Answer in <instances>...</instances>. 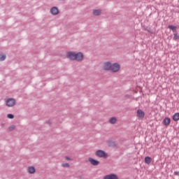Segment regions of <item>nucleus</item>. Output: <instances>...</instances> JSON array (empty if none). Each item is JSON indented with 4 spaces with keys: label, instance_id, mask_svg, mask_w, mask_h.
<instances>
[{
    "label": "nucleus",
    "instance_id": "nucleus-1",
    "mask_svg": "<svg viewBox=\"0 0 179 179\" xmlns=\"http://www.w3.org/2000/svg\"><path fill=\"white\" fill-rule=\"evenodd\" d=\"M95 155L96 156V157H101L103 159H107V157H108V155H107V153H106V151L102 150H96L95 152Z\"/></svg>",
    "mask_w": 179,
    "mask_h": 179
},
{
    "label": "nucleus",
    "instance_id": "nucleus-2",
    "mask_svg": "<svg viewBox=\"0 0 179 179\" xmlns=\"http://www.w3.org/2000/svg\"><path fill=\"white\" fill-rule=\"evenodd\" d=\"M16 104V101L13 98H9L6 100V106L7 107H13Z\"/></svg>",
    "mask_w": 179,
    "mask_h": 179
},
{
    "label": "nucleus",
    "instance_id": "nucleus-3",
    "mask_svg": "<svg viewBox=\"0 0 179 179\" xmlns=\"http://www.w3.org/2000/svg\"><path fill=\"white\" fill-rule=\"evenodd\" d=\"M66 58L70 59V61H75L76 59V53H75V52H69L66 54Z\"/></svg>",
    "mask_w": 179,
    "mask_h": 179
},
{
    "label": "nucleus",
    "instance_id": "nucleus-4",
    "mask_svg": "<svg viewBox=\"0 0 179 179\" xmlns=\"http://www.w3.org/2000/svg\"><path fill=\"white\" fill-rule=\"evenodd\" d=\"M120 66L118 63H114L111 65L110 71L111 72H118L120 71Z\"/></svg>",
    "mask_w": 179,
    "mask_h": 179
},
{
    "label": "nucleus",
    "instance_id": "nucleus-5",
    "mask_svg": "<svg viewBox=\"0 0 179 179\" xmlns=\"http://www.w3.org/2000/svg\"><path fill=\"white\" fill-rule=\"evenodd\" d=\"M78 61V62H80V61H83V53L82 52H78L76 53V60Z\"/></svg>",
    "mask_w": 179,
    "mask_h": 179
},
{
    "label": "nucleus",
    "instance_id": "nucleus-6",
    "mask_svg": "<svg viewBox=\"0 0 179 179\" xmlns=\"http://www.w3.org/2000/svg\"><path fill=\"white\" fill-rule=\"evenodd\" d=\"M137 117L140 120H143V118H145V112L141 109H138L137 110Z\"/></svg>",
    "mask_w": 179,
    "mask_h": 179
},
{
    "label": "nucleus",
    "instance_id": "nucleus-7",
    "mask_svg": "<svg viewBox=\"0 0 179 179\" xmlns=\"http://www.w3.org/2000/svg\"><path fill=\"white\" fill-rule=\"evenodd\" d=\"M103 179H118V176L115 173L106 175L103 177Z\"/></svg>",
    "mask_w": 179,
    "mask_h": 179
},
{
    "label": "nucleus",
    "instance_id": "nucleus-8",
    "mask_svg": "<svg viewBox=\"0 0 179 179\" xmlns=\"http://www.w3.org/2000/svg\"><path fill=\"white\" fill-rule=\"evenodd\" d=\"M111 62H105L103 64V69L104 71H110L111 70Z\"/></svg>",
    "mask_w": 179,
    "mask_h": 179
},
{
    "label": "nucleus",
    "instance_id": "nucleus-9",
    "mask_svg": "<svg viewBox=\"0 0 179 179\" xmlns=\"http://www.w3.org/2000/svg\"><path fill=\"white\" fill-rule=\"evenodd\" d=\"M50 13H52V15H53L54 16L58 15V13H59V10H58V8L57 7H52L50 9Z\"/></svg>",
    "mask_w": 179,
    "mask_h": 179
},
{
    "label": "nucleus",
    "instance_id": "nucleus-10",
    "mask_svg": "<svg viewBox=\"0 0 179 179\" xmlns=\"http://www.w3.org/2000/svg\"><path fill=\"white\" fill-rule=\"evenodd\" d=\"M170 122H171V119L170 117H165L162 121V124H164L165 127H169Z\"/></svg>",
    "mask_w": 179,
    "mask_h": 179
},
{
    "label": "nucleus",
    "instance_id": "nucleus-11",
    "mask_svg": "<svg viewBox=\"0 0 179 179\" xmlns=\"http://www.w3.org/2000/svg\"><path fill=\"white\" fill-rule=\"evenodd\" d=\"M89 162H90L91 164H92V166H99V164H100V162H99L98 160H96L93 158H89Z\"/></svg>",
    "mask_w": 179,
    "mask_h": 179
},
{
    "label": "nucleus",
    "instance_id": "nucleus-12",
    "mask_svg": "<svg viewBox=\"0 0 179 179\" xmlns=\"http://www.w3.org/2000/svg\"><path fill=\"white\" fill-rule=\"evenodd\" d=\"M27 171L29 173V174H34V173H36V169L34 166H29L27 169Z\"/></svg>",
    "mask_w": 179,
    "mask_h": 179
},
{
    "label": "nucleus",
    "instance_id": "nucleus-13",
    "mask_svg": "<svg viewBox=\"0 0 179 179\" xmlns=\"http://www.w3.org/2000/svg\"><path fill=\"white\" fill-rule=\"evenodd\" d=\"M93 15L94 16H100V15H101V10L100 9L94 10Z\"/></svg>",
    "mask_w": 179,
    "mask_h": 179
},
{
    "label": "nucleus",
    "instance_id": "nucleus-14",
    "mask_svg": "<svg viewBox=\"0 0 179 179\" xmlns=\"http://www.w3.org/2000/svg\"><path fill=\"white\" fill-rule=\"evenodd\" d=\"M168 29L172 30L173 33H177V27L174 25H169Z\"/></svg>",
    "mask_w": 179,
    "mask_h": 179
},
{
    "label": "nucleus",
    "instance_id": "nucleus-15",
    "mask_svg": "<svg viewBox=\"0 0 179 179\" xmlns=\"http://www.w3.org/2000/svg\"><path fill=\"white\" fill-rule=\"evenodd\" d=\"M145 163H146V164H150L152 163V157H145Z\"/></svg>",
    "mask_w": 179,
    "mask_h": 179
},
{
    "label": "nucleus",
    "instance_id": "nucleus-16",
    "mask_svg": "<svg viewBox=\"0 0 179 179\" xmlns=\"http://www.w3.org/2000/svg\"><path fill=\"white\" fill-rule=\"evenodd\" d=\"M173 121H179V113H176L173 115Z\"/></svg>",
    "mask_w": 179,
    "mask_h": 179
},
{
    "label": "nucleus",
    "instance_id": "nucleus-17",
    "mask_svg": "<svg viewBox=\"0 0 179 179\" xmlns=\"http://www.w3.org/2000/svg\"><path fill=\"white\" fill-rule=\"evenodd\" d=\"M173 40H174V41H177V40H179V34L178 33H175L173 34Z\"/></svg>",
    "mask_w": 179,
    "mask_h": 179
},
{
    "label": "nucleus",
    "instance_id": "nucleus-18",
    "mask_svg": "<svg viewBox=\"0 0 179 179\" xmlns=\"http://www.w3.org/2000/svg\"><path fill=\"white\" fill-rule=\"evenodd\" d=\"M109 122L110 124H115V122H117V118L111 117L109 120Z\"/></svg>",
    "mask_w": 179,
    "mask_h": 179
},
{
    "label": "nucleus",
    "instance_id": "nucleus-19",
    "mask_svg": "<svg viewBox=\"0 0 179 179\" xmlns=\"http://www.w3.org/2000/svg\"><path fill=\"white\" fill-rule=\"evenodd\" d=\"M7 117H8V118H9L10 120H13V118H15V115H13V114H10V113L8 114V115H7Z\"/></svg>",
    "mask_w": 179,
    "mask_h": 179
},
{
    "label": "nucleus",
    "instance_id": "nucleus-20",
    "mask_svg": "<svg viewBox=\"0 0 179 179\" xmlns=\"http://www.w3.org/2000/svg\"><path fill=\"white\" fill-rule=\"evenodd\" d=\"M5 59H6V55H3L0 56V61H5Z\"/></svg>",
    "mask_w": 179,
    "mask_h": 179
},
{
    "label": "nucleus",
    "instance_id": "nucleus-21",
    "mask_svg": "<svg viewBox=\"0 0 179 179\" xmlns=\"http://www.w3.org/2000/svg\"><path fill=\"white\" fill-rule=\"evenodd\" d=\"M15 128H16V127L15 125H11L8 127L9 131H13L15 130Z\"/></svg>",
    "mask_w": 179,
    "mask_h": 179
},
{
    "label": "nucleus",
    "instance_id": "nucleus-22",
    "mask_svg": "<svg viewBox=\"0 0 179 179\" xmlns=\"http://www.w3.org/2000/svg\"><path fill=\"white\" fill-rule=\"evenodd\" d=\"M108 146H115V143L114 141H110Z\"/></svg>",
    "mask_w": 179,
    "mask_h": 179
},
{
    "label": "nucleus",
    "instance_id": "nucleus-23",
    "mask_svg": "<svg viewBox=\"0 0 179 179\" xmlns=\"http://www.w3.org/2000/svg\"><path fill=\"white\" fill-rule=\"evenodd\" d=\"M62 167H69V164L68 163H64L62 164Z\"/></svg>",
    "mask_w": 179,
    "mask_h": 179
},
{
    "label": "nucleus",
    "instance_id": "nucleus-24",
    "mask_svg": "<svg viewBox=\"0 0 179 179\" xmlns=\"http://www.w3.org/2000/svg\"><path fill=\"white\" fill-rule=\"evenodd\" d=\"M46 123L48 124V125H51V120H48Z\"/></svg>",
    "mask_w": 179,
    "mask_h": 179
},
{
    "label": "nucleus",
    "instance_id": "nucleus-25",
    "mask_svg": "<svg viewBox=\"0 0 179 179\" xmlns=\"http://www.w3.org/2000/svg\"><path fill=\"white\" fill-rule=\"evenodd\" d=\"M174 175L175 176H179V172L178 171H175Z\"/></svg>",
    "mask_w": 179,
    "mask_h": 179
},
{
    "label": "nucleus",
    "instance_id": "nucleus-26",
    "mask_svg": "<svg viewBox=\"0 0 179 179\" xmlns=\"http://www.w3.org/2000/svg\"><path fill=\"white\" fill-rule=\"evenodd\" d=\"M66 160H71V158H69V157H66Z\"/></svg>",
    "mask_w": 179,
    "mask_h": 179
},
{
    "label": "nucleus",
    "instance_id": "nucleus-27",
    "mask_svg": "<svg viewBox=\"0 0 179 179\" xmlns=\"http://www.w3.org/2000/svg\"><path fill=\"white\" fill-rule=\"evenodd\" d=\"M147 31H148V33H150V29H147Z\"/></svg>",
    "mask_w": 179,
    "mask_h": 179
},
{
    "label": "nucleus",
    "instance_id": "nucleus-28",
    "mask_svg": "<svg viewBox=\"0 0 179 179\" xmlns=\"http://www.w3.org/2000/svg\"><path fill=\"white\" fill-rule=\"evenodd\" d=\"M59 1H64V0H59Z\"/></svg>",
    "mask_w": 179,
    "mask_h": 179
}]
</instances>
